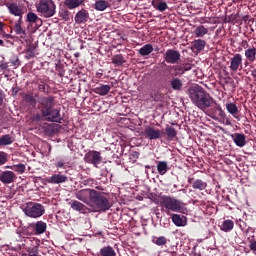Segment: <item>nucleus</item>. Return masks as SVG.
<instances>
[{
	"label": "nucleus",
	"mask_w": 256,
	"mask_h": 256,
	"mask_svg": "<svg viewBox=\"0 0 256 256\" xmlns=\"http://www.w3.org/2000/svg\"><path fill=\"white\" fill-rule=\"evenodd\" d=\"M7 7L11 15H15V17H21L23 15V6L17 3H9Z\"/></svg>",
	"instance_id": "nucleus-16"
},
{
	"label": "nucleus",
	"mask_w": 256,
	"mask_h": 256,
	"mask_svg": "<svg viewBox=\"0 0 256 256\" xmlns=\"http://www.w3.org/2000/svg\"><path fill=\"white\" fill-rule=\"evenodd\" d=\"M0 105H3V94L0 93Z\"/></svg>",
	"instance_id": "nucleus-56"
},
{
	"label": "nucleus",
	"mask_w": 256,
	"mask_h": 256,
	"mask_svg": "<svg viewBox=\"0 0 256 256\" xmlns=\"http://www.w3.org/2000/svg\"><path fill=\"white\" fill-rule=\"evenodd\" d=\"M84 160L86 163H91L97 167L103 161V157H101V152L92 150L85 154Z\"/></svg>",
	"instance_id": "nucleus-9"
},
{
	"label": "nucleus",
	"mask_w": 256,
	"mask_h": 256,
	"mask_svg": "<svg viewBox=\"0 0 256 256\" xmlns=\"http://www.w3.org/2000/svg\"><path fill=\"white\" fill-rule=\"evenodd\" d=\"M3 45H4V42L3 40L0 39V46L3 47Z\"/></svg>",
	"instance_id": "nucleus-58"
},
{
	"label": "nucleus",
	"mask_w": 256,
	"mask_h": 256,
	"mask_svg": "<svg viewBox=\"0 0 256 256\" xmlns=\"http://www.w3.org/2000/svg\"><path fill=\"white\" fill-rule=\"evenodd\" d=\"M188 97L200 111L213 107V103H215L213 97L199 85L191 86L188 89Z\"/></svg>",
	"instance_id": "nucleus-2"
},
{
	"label": "nucleus",
	"mask_w": 256,
	"mask_h": 256,
	"mask_svg": "<svg viewBox=\"0 0 256 256\" xmlns=\"http://www.w3.org/2000/svg\"><path fill=\"white\" fill-rule=\"evenodd\" d=\"M112 63L114 65H117L118 67H121V65H123V63H125V57H123V55H121V54L114 55L112 57Z\"/></svg>",
	"instance_id": "nucleus-38"
},
{
	"label": "nucleus",
	"mask_w": 256,
	"mask_h": 256,
	"mask_svg": "<svg viewBox=\"0 0 256 256\" xmlns=\"http://www.w3.org/2000/svg\"><path fill=\"white\" fill-rule=\"evenodd\" d=\"M172 222L174 223V225H176V227H184L185 225V221L183 220V218H181L179 214H174L172 216Z\"/></svg>",
	"instance_id": "nucleus-39"
},
{
	"label": "nucleus",
	"mask_w": 256,
	"mask_h": 256,
	"mask_svg": "<svg viewBox=\"0 0 256 256\" xmlns=\"http://www.w3.org/2000/svg\"><path fill=\"white\" fill-rule=\"evenodd\" d=\"M35 45L30 44L27 46V48L25 49L24 53H26V59H33V57H35Z\"/></svg>",
	"instance_id": "nucleus-35"
},
{
	"label": "nucleus",
	"mask_w": 256,
	"mask_h": 256,
	"mask_svg": "<svg viewBox=\"0 0 256 256\" xmlns=\"http://www.w3.org/2000/svg\"><path fill=\"white\" fill-rule=\"evenodd\" d=\"M155 243L158 245V246H161V245H167V238H165V236H160L156 239Z\"/></svg>",
	"instance_id": "nucleus-45"
},
{
	"label": "nucleus",
	"mask_w": 256,
	"mask_h": 256,
	"mask_svg": "<svg viewBox=\"0 0 256 256\" xmlns=\"http://www.w3.org/2000/svg\"><path fill=\"white\" fill-rule=\"evenodd\" d=\"M90 207L93 208L95 213H99V211H109V209H111V203L101 192L95 190L92 201L90 202Z\"/></svg>",
	"instance_id": "nucleus-5"
},
{
	"label": "nucleus",
	"mask_w": 256,
	"mask_h": 256,
	"mask_svg": "<svg viewBox=\"0 0 256 256\" xmlns=\"http://www.w3.org/2000/svg\"><path fill=\"white\" fill-rule=\"evenodd\" d=\"M226 109L232 117H237V113H239V108L237 107V104L230 102L226 104Z\"/></svg>",
	"instance_id": "nucleus-27"
},
{
	"label": "nucleus",
	"mask_w": 256,
	"mask_h": 256,
	"mask_svg": "<svg viewBox=\"0 0 256 256\" xmlns=\"http://www.w3.org/2000/svg\"><path fill=\"white\" fill-rule=\"evenodd\" d=\"M243 65V56L241 54H235L234 57L230 59V71L234 73L239 70V67Z\"/></svg>",
	"instance_id": "nucleus-12"
},
{
	"label": "nucleus",
	"mask_w": 256,
	"mask_h": 256,
	"mask_svg": "<svg viewBox=\"0 0 256 256\" xmlns=\"http://www.w3.org/2000/svg\"><path fill=\"white\" fill-rule=\"evenodd\" d=\"M169 169V166L167 165V162L165 161H159L157 163V171L159 175H165Z\"/></svg>",
	"instance_id": "nucleus-32"
},
{
	"label": "nucleus",
	"mask_w": 256,
	"mask_h": 256,
	"mask_svg": "<svg viewBox=\"0 0 256 256\" xmlns=\"http://www.w3.org/2000/svg\"><path fill=\"white\" fill-rule=\"evenodd\" d=\"M64 165H65V163H63V161H59V162L56 163V167H58V168H61Z\"/></svg>",
	"instance_id": "nucleus-54"
},
{
	"label": "nucleus",
	"mask_w": 256,
	"mask_h": 256,
	"mask_svg": "<svg viewBox=\"0 0 256 256\" xmlns=\"http://www.w3.org/2000/svg\"><path fill=\"white\" fill-rule=\"evenodd\" d=\"M207 33H209V30L207 28H205V26H203V25L198 26L194 30L195 37H205V35H207Z\"/></svg>",
	"instance_id": "nucleus-31"
},
{
	"label": "nucleus",
	"mask_w": 256,
	"mask_h": 256,
	"mask_svg": "<svg viewBox=\"0 0 256 256\" xmlns=\"http://www.w3.org/2000/svg\"><path fill=\"white\" fill-rule=\"evenodd\" d=\"M182 66L184 71H191V64L187 63V64H183Z\"/></svg>",
	"instance_id": "nucleus-50"
},
{
	"label": "nucleus",
	"mask_w": 256,
	"mask_h": 256,
	"mask_svg": "<svg viewBox=\"0 0 256 256\" xmlns=\"http://www.w3.org/2000/svg\"><path fill=\"white\" fill-rule=\"evenodd\" d=\"M37 19H39V16L33 12H29L27 14V21L28 23H37Z\"/></svg>",
	"instance_id": "nucleus-43"
},
{
	"label": "nucleus",
	"mask_w": 256,
	"mask_h": 256,
	"mask_svg": "<svg viewBox=\"0 0 256 256\" xmlns=\"http://www.w3.org/2000/svg\"><path fill=\"white\" fill-rule=\"evenodd\" d=\"M59 17H61L63 21H71V12L66 8H61L59 10Z\"/></svg>",
	"instance_id": "nucleus-34"
},
{
	"label": "nucleus",
	"mask_w": 256,
	"mask_h": 256,
	"mask_svg": "<svg viewBox=\"0 0 256 256\" xmlns=\"http://www.w3.org/2000/svg\"><path fill=\"white\" fill-rule=\"evenodd\" d=\"M251 75L254 77V79H256V69L252 70Z\"/></svg>",
	"instance_id": "nucleus-55"
},
{
	"label": "nucleus",
	"mask_w": 256,
	"mask_h": 256,
	"mask_svg": "<svg viewBox=\"0 0 256 256\" xmlns=\"http://www.w3.org/2000/svg\"><path fill=\"white\" fill-rule=\"evenodd\" d=\"M7 67H9V65H7V63L0 65V69H2V71H5V69H7Z\"/></svg>",
	"instance_id": "nucleus-52"
},
{
	"label": "nucleus",
	"mask_w": 256,
	"mask_h": 256,
	"mask_svg": "<svg viewBox=\"0 0 256 256\" xmlns=\"http://www.w3.org/2000/svg\"><path fill=\"white\" fill-rule=\"evenodd\" d=\"M180 59L181 54L179 53V51L174 49H168L164 54V60L166 61V63H170L171 65L179 63Z\"/></svg>",
	"instance_id": "nucleus-10"
},
{
	"label": "nucleus",
	"mask_w": 256,
	"mask_h": 256,
	"mask_svg": "<svg viewBox=\"0 0 256 256\" xmlns=\"http://www.w3.org/2000/svg\"><path fill=\"white\" fill-rule=\"evenodd\" d=\"M176 71H182V73H185L183 65L176 66Z\"/></svg>",
	"instance_id": "nucleus-51"
},
{
	"label": "nucleus",
	"mask_w": 256,
	"mask_h": 256,
	"mask_svg": "<svg viewBox=\"0 0 256 256\" xmlns=\"http://www.w3.org/2000/svg\"><path fill=\"white\" fill-rule=\"evenodd\" d=\"M71 209H73L74 211H79V213H87V211H88L87 206H85L83 203H81L77 200H74L71 203Z\"/></svg>",
	"instance_id": "nucleus-23"
},
{
	"label": "nucleus",
	"mask_w": 256,
	"mask_h": 256,
	"mask_svg": "<svg viewBox=\"0 0 256 256\" xmlns=\"http://www.w3.org/2000/svg\"><path fill=\"white\" fill-rule=\"evenodd\" d=\"M246 59L250 61V63H253L256 59V48L255 47H250L245 50L244 53Z\"/></svg>",
	"instance_id": "nucleus-24"
},
{
	"label": "nucleus",
	"mask_w": 256,
	"mask_h": 256,
	"mask_svg": "<svg viewBox=\"0 0 256 256\" xmlns=\"http://www.w3.org/2000/svg\"><path fill=\"white\" fill-rule=\"evenodd\" d=\"M188 183L192 185L193 189H197L198 191H205V189H207V182L201 179H196L193 181V178H189Z\"/></svg>",
	"instance_id": "nucleus-17"
},
{
	"label": "nucleus",
	"mask_w": 256,
	"mask_h": 256,
	"mask_svg": "<svg viewBox=\"0 0 256 256\" xmlns=\"http://www.w3.org/2000/svg\"><path fill=\"white\" fill-rule=\"evenodd\" d=\"M231 138L237 147H245L247 145V136L245 134L235 133L231 135Z\"/></svg>",
	"instance_id": "nucleus-15"
},
{
	"label": "nucleus",
	"mask_w": 256,
	"mask_h": 256,
	"mask_svg": "<svg viewBox=\"0 0 256 256\" xmlns=\"http://www.w3.org/2000/svg\"><path fill=\"white\" fill-rule=\"evenodd\" d=\"M15 179H17V175L13 171L5 170L0 172V181L4 185H11V183H15Z\"/></svg>",
	"instance_id": "nucleus-11"
},
{
	"label": "nucleus",
	"mask_w": 256,
	"mask_h": 256,
	"mask_svg": "<svg viewBox=\"0 0 256 256\" xmlns=\"http://www.w3.org/2000/svg\"><path fill=\"white\" fill-rule=\"evenodd\" d=\"M166 135L169 141H173L177 137V130L171 126H166Z\"/></svg>",
	"instance_id": "nucleus-36"
},
{
	"label": "nucleus",
	"mask_w": 256,
	"mask_h": 256,
	"mask_svg": "<svg viewBox=\"0 0 256 256\" xmlns=\"http://www.w3.org/2000/svg\"><path fill=\"white\" fill-rule=\"evenodd\" d=\"M0 37H5V31L3 30V23L0 22Z\"/></svg>",
	"instance_id": "nucleus-49"
},
{
	"label": "nucleus",
	"mask_w": 256,
	"mask_h": 256,
	"mask_svg": "<svg viewBox=\"0 0 256 256\" xmlns=\"http://www.w3.org/2000/svg\"><path fill=\"white\" fill-rule=\"evenodd\" d=\"M109 7H111V4L108 1L98 0L95 2L94 9H96V11H105V9Z\"/></svg>",
	"instance_id": "nucleus-25"
},
{
	"label": "nucleus",
	"mask_w": 256,
	"mask_h": 256,
	"mask_svg": "<svg viewBox=\"0 0 256 256\" xmlns=\"http://www.w3.org/2000/svg\"><path fill=\"white\" fill-rule=\"evenodd\" d=\"M170 85L174 91H181L183 89V81L179 78L172 79Z\"/></svg>",
	"instance_id": "nucleus-30"
},
{
	"label": "nucleus",
	"mask_w": 256,
	"mask_h": 256,
	"mask_svg": "<svg viewBox=\"0 0 256 256\" xmlns=\"http://www.w3.org/2000/svg\"><path fill=\"white\" fill-rule=\"evenodd\" d=\"M192 45H193V49H195L198 53H201V51L205 49L207 42H205V40L198 39V40H194Z\"/></svg>",
	"instance_id": "nucleus-26"
},
{
	"label": "nucleus",
	"mask_w": 256,
	"mask_h": 256,
	"mask_svg": "<svg viewBox=\"0 0 256 256\" xmlns=\"http://www.w3.org/2000/svg\"><path fill=\"white\" fill-rule=\"evenodd\" d=\"M250 249H251L252 251H256V242H252V243H251Z\"/></svg>",
	"instance_id": "nucleus-53"
},
{
	"label": "nucleus",
	"mask_w": 256,
	"mask_h": 256,
	"mask_svg": "<svg viewBox=\"0 0 256 256\" xmlns=\"http://www.w3.org/2000/svg\"><path fill=\"white\" fill-rule=\"evenodd\" d=\"M35 235H43L47 231V223L38 221L34 224Z\"/></svg>",
	"instance_id": "nucleus-21"
},
{
	"label": "nucleus",
	"mask_w": 256,
	"mask_h": 256,
	"mask_svg": "<svg viewBox=\"0 0 256 256\" xmlns=\"http://www.w3.org/2000/svg\"><path fill=\"white\" fill-rule=\"evenodd\" d=\"M36 11L40 17L49 19L57 13V5H55L53 0H39L36 4Z\"/></svg>",
	"instance_id": "nucleus-4"
},
{
	"label": "nucleus",
	"mask_w": 256,
	"mask_h": 256,
	"mask_svg": "<svg viewBox=\"0 0 256 256\" xmlns=\"http://www.w3.org/2000/svg\"><path fill=\"white\" fill-rule=\"evenodd\" d=\"M93 183H95V180H93V179H86V180H84V185L86 187H93Z\"/></svg>",
	"instance_id": "nucleus-47"
},
{
	"label": "nucleus",
	"mask_w": 256,
	"mask_h": 256,
	"mask_svg": "<svg viewBox=\"0 0 256 256\" xmlns=\"http://www.w3.org/2000/svg\"><path fill=\"white\" fill-rule=\"evenodd\" d=\"M12 67H19L20 63H19V58H16L14 60L10 61Z\"/></svg>",
	"instance_id": "nucleus-48"
},
{
	"label": "nucleus",
	"mask_w": 256,
	"mask_h": 256,
	"mask_svg": "<svg viewBox=\"0 0 256 256\" xmlns=\"http://www.w3.org/2000/svg\"><path fill=\"white\" fill-rule=\"evenodd\" d=\"M152 97L154 101H163V94H161L160 92H155Z\"/></svg>",
	"instance_id": "nucleus-46"
},
{
	"label": "nucleus",
	"mask_w": 256,
	"mask_h": 256,
	"mask_svg": "<svg viewBox=\"0 0 256 256\" xmlns=\"http://www.w3.org/2000/svg\"><path fill=\"white\" fill-rule=\"evenodd\" d=\"M165 132L163 130H159L155 126H146L143 132V135L146 139L150 141H157V139H161Z\"/></svg>",
	"instance_id": "nucleus-7"
},
{
	"label": "nucleus",
	"mask_w": 256,
	"mask_h": 256,
	"mask_svg": "<svg viewBox=\"0 0 256 256\" xmlns=\"http://www.w3.org/2000/svg\"><path fill=\"white\" fill-rule=\"evenodd\" d=\"M94 93H96L97 95H102L105 96L109 93V91H111V86L109 85H104V84H100L99 86L95 87L93 89Z\"/></svg>",
	"instance_id": "nucleus-22"
},
{
	"label": "nucleus",
	"mask_w": 256,
	"mask_h": 256,
	"mask_svg": "<svg viewBox=\"0 0 256 256\" xmlns=\"http://www.w3.org/2000/svg\"><path fill=\"white\" fill-rule=\"evenodd\" d=\"M158 203L161 207L167 209V211H173L174 213H181L183 211V202L171 196H159Z\"/></svg>",
	"instance_id": "nucleus-3"
},
{
	"label": "nucleus",
	"mask_w": 256,
	"mask_h": 256,
	"mask_svg": "<svg viewBox=\"0 0 256 256\" xmlns=\"http://www.w3.org/2000/svg\"><path fill=\"white\" fill-rule=\"evenodd\" d=\"M24 100L30 105H35L37 103V100L35 99V96H33V94H26Z\"/></svg>",
	"instance_id": "nucleus-44"
},
{
	"label": "nucleus",
	"mask_w": 256,
	"mask_h": 256,
	"mask_svg": "<svg viewBox=\"0 0 256 256\" xmlns=\"http://www.w3.org/2000/svg\"><path fill=\"white\" fill-rule=\"evenodd\" d=\"M100 255L101 256H117V253H115V250L113 249V247L106 246L100 250Z\"/></svg>",
	"instance_id": "nucleus-33"
},
{
	"label": "nucleus",
	"mask_w": 256,
	"mask_h": 256,
	"mask_svg": "<svg viewBox=\"0 0 256 256\" xmlns=\"http://www.w3.org/2000/svg\"><path fill=\"white\" fill-rule=\"evenodd\" d=\"M5 168H6V169H11V166H6Z\"/></svg>",
	"instance_id": "nucleus-60"
},
{
	"label": "nucleus",
	"mask_w": 256,
	"mask_h": 256,
	"mask_svg": "<svg viewBox=\"0 0 256 256\" xmlns=\"http://www.w3.org/2000/svg\"><path fill=\"white\" fill-rule=\"evenodd\" d=\"M233 227H235V223H233L232 220H225L220 229L221 231H224L225 233H229V231H233Z\"/></svg>",
	"instance_id": "nucleus-28"
},
{
	"label": "nucleus",
	"mask_w": 256,
	"mask_h": 256,
	"mask_svg": "<svg viewBox=\"0 0 256 256\" xmlns=\"http://www.w3.org/2000/svg\"><path fill=\"white\" fill-rule=\"evenodd\" d=\"M146 169H151V166L147 165V166H146Z\"/></svg>",
	"instance_id": "nucleus-59"
},
{
	"label": "nucleus",
	"mask_w": 256,
	"mask_h": 256,
	"mask_svg": "<svg viewBox=\"0 0 256 256\" xmlns=\"http://www.w3.org/2000/svg\"><path fill=\"white\" fill-rule=\"evenodd\" d=\"M10 168L11 171H15L16 173H19V175H23V173H25V171L27 170L25 164H15L12 165Z\"/></svg>",
	"instance_id": "nucleus-37"
},
{
	"label": "nucleus",
	"mask_w": 256,
	"mask_h": 256,
	"mask_svg": "<svg viewBox=\"0 0 256 256\" xmlns=\"http://www.w3.org/2000/svg\"><path fill=\"white\" fill-rule=\"evenodd\" d=\"M17 233H18V235H20V237H22V235H26L25 231L22 232V233H20V232L18 231Z\"/></svg>",
	"instance_id": "nucleus-57"
},
{
	"label": "nucleus",
	"mask_w": 256,
	"mask_h": 256,
	"mask_svg": "<svg viewBox=\"0 0 256 256\" xmlns=\"http://www.w3.org/2000/svg\"><path fill=\"white\" fill-rule=\"evenodd\" d=\"M152 51H153V45L146 44L138 50V53L139 55H142V57H146L147 55H151Z\"/></svg>",
	"instance_id": "nucleus-29"
},
{
	"label": "nucleus",
	"mask_w": 256,
	"mask_h": 256,
	"mask_svg": "<svg viewBox=\"0 0 256 256\" xmlns=\"http://www.w3.org/2000/svg\"><path fill=\"white\" fill-rule=\"evenodd\" d=\"M23 211L26 217H30L31 219H39V217L45 215V206L39 203L29 202Z\"/></svg>",
	"instance_id": "nucleus-6"
},
{
	"label": "nucleus",
	"mask_w": 256,
	"mask_h": 256,
	"mask_svg": "<svg viewBox=\"0 0 256 256\" xmlns=\"http://www.w3.org/2000/svg\"><path fill=\"white\" fill-rule=\"evenodd\" d=\"M96 190L92 189H82L76 192L75 197L79 201H82L86 205H91V201L93 200V196L95 195Z\"/></svg>",
	"instance_id": "nucleus-8"
},
{
	"label": "nucleus",
	"mask_w": 256,
	"mask_h": 256,
	"mask_svg": "<svg viewBox=\"0 0 256 256\" xmlns=\"http://www.w3.org/2000/svg\"><path fill=\"white\" fill-rule=\"evenodd\" d=\"M13 137L11 135L6 134L0 137V145H11L13 143Z\"/></svg>",
	"instance_id": "nucleus-40"
},
{
	"label": "nucleus",
	"mask_w": 256,
	"mask_h": 256,
	"mask_svg": "<svg viewBox=\"0 0 256 256\" xmlns=\"http://www.w3.org/2000/svg\"><path fill=\"white\" fill-rule=\"evenodd\" d=\"M16 35H20L21 39H25V30L21 28V24H16L14 27Z\"/></svg>",
	"instance_id": "nucleus-41"
},
{
	"label": "nucleus",
	"mask_w": 256,
	"mask_h": 256,
	"mask_svg": "<svg viewBox=\"0 0 256 256\" xmlns=\"http://www.w3.org/2000/svg\"><path fill=\"white\" fill-rule=\"evenodd\" d=\"M7 161H9V154L5 153L3 151H0V167L2 165H5V163H7Z\"/></svg>",
	"instance_id": "nucleus-42"
},
{
	"label": "nucleus",
	"mask_w": 256,
	"mask_h": 256,
	"mask_svg": "<svg viewBox=\"0 0 256 256\" xmlns=\"http://www.w3.org/2000/svg\"><path fill=\"white\" fill-rule=\"evenodd\" d=\"M40 114L33 116V121H48L50 123H61V110L55 108V97L44 96L38 99Z\"/></svg>",
	"instance_id": "nucleus-1"
},
{
	"label": "nucleus",
	"mask_w": 256,
	"mask_h": 256,
	"mask_svg": "<svg viewBox=\"0 0 256 256\" xmlns=\"http://www.w3.org/2000/svg\"><path fill=\"white\" fill-rule=\"evenodd\" d=\"M85 3V0H65L64 5L67 9L73 10L81 7Z\"/></svg>",
	"instance_id": "nucleus-19"
},
{
	"label": "nucleus",
	"mask_w": 256,
	"mask_h": 256,
	"mask_svg": "<svg viewBox=\"0 0 256 256\" xmlns=\"http://www.w3.org/2000/svg\"><path fill=\"white\" fill-rule=\"evenodd\" d=\"M210 117L211 119H214L215 121L219 119H225V111H223V108H221V105H217L212 108L210 111Z\"/></svg>",
	"instance_id": "nucleus-13"
},
{
	"label": "nucleus",
	"mask_w": 256,
	"mask_h": 256,
	"mask_svg": "<svg viewBox=\"0 0 256 256\" xmlns=\"http://www.w3.org/2000/svg\"><path fill=\"white\" fill-rule=\"evenodd\" d=\"M74 21L77 25H81V23H87V21H89V11L81 9L76 13Z\"/></svg>",
	"instance_id": "nucleus-14"
},
{
	"label": "nucleus",
	"mask_w": 256,
	"mask_h": 256,
	"mask_svg": "<svg viewBox=\"0 0 256 256\" xmlns=\"http://www.w3.org/2000/svg\"><path fill=\"white\" fill-rule=\"evenodd\" d=\"M68 178L63 174H54L48 179V183H52L54 185H59L61 183H67Z\"/></svg>",
	"instance_id": "nucleus-18"
},
{
	"label": "nucleus",
	"mask_w": 256,
	"mask_h": 256,
	"mask_svg": "<svg viewBox=\"0 0 256 256\" xmlns=\"http://www.w3.org/2000/svg\"><path fill=\"white\" fill-rule=\"evenodd\" d=\"M152 6L154 7V9H156V11H159L160 13H163V11L169 8L167 2L163 0H153Z\"/></svg>",
	"instance_id": "nucleus-20"
}]
</instances>
